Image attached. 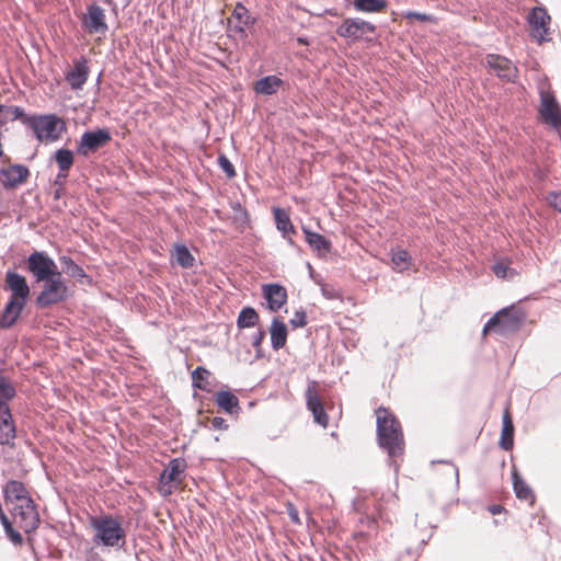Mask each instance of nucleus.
I'll use <instances>...</instances> for the list:
<instances>
[{
  "mask_svg": "<svg viewBox=\"0 0 561 561\" xmlns=\"http://www.w3.org/2000/svg\"><path fill=\"white\" fill-rule=\"evenodd\" d=\"M15 388L12 383L2 375H0V400L8 403L9 400L15 396Z\"/></svg>",
  "mask_w": 561,
  "mask_h": 561,
  "instance_id": "58836bf2",
  "label": "nucleus"
},
{
  "mask_svg": "<svg viewBox=\"0 0 561 561\" xmlns=\"http://www.w3.org/2000/svg\"><path fill=\"white\" fill-rule=\"evenodd\" d=\"M3 112L10 114V121L20 119L21 123L26 126V119L33 117V115H26L20 106H8L4 105Z\"/></svg>",
  "mask_w": 561,
  "mask_h": 561,
  "instance_id": "ea45409f",
  "label": "nucleus"
},
{
  "mask_svg": "<svg viewBox=\"0 0 561 561\" xmlns=\"http://www.w3.org/2000/svg\"><path fill=\"white\" fill-rule=\"evenodd\" d=\"M411 261L412 257L407 250L400 248L391 250V262L397 272L408 270L411 265Z\"/></svg>",
  "mask_w": 561,
  "mask_h": 561,
  "instance_id": "c9c22d12",
  "label": "nucleus"
},
{
  "mask_svg": "<svg viewBox=\"0 0 561 561\" xmlns=\"http://www.w3.org/2000/svg\"><path fill=\"white\" fill-rule=\"evenodd\" d=\"M88 14L83 19V24L90 33H105L107 24L105 22L104 10L98 4H89L87 7Z\"/></svg>",
  "mask_w": 561,
  "mask_h": 561,
  "instance_id": "f3484780",
  "label": "nucleus"
},
{
  "mask_svg": "<svg viewBox=\"0 0 561 561\" xmlns=\"http://www.w3.org/2000/svg\"><path fill=\"white\" fill-rule=\"evenodd\" d=\"M306 401L307 408L311 411L314 422L325 427L328 425L329 417L313 385L308 386L306 389Z\"/></svg>",
  "mask_w": 561,
  "mask_h": 561,
  "instance_id": "4468645a",
  "label": "nucleus"
},
{
  "mask_svg": "<svg viewBox=\"0 0 561 561\" xmlns=\"http://www.w3.org/2000/svg\"><path fill=\"white\" fill-rule=\"evenodd\" d=\"M89 77V69L84 59L75 62L72 69L66 75V80L73 90L81 89Z\"/></svg>",
  "mask_w": 561,
  "mask_h": 561,
  "instance_id": "4be33fe9",
  "label": "nucleus"
},
{
  "mask_svg": "<svg viewBox=\"0 0 561 561\" xmlns=\"http://www.w3.org/2000/svg\"><path fill=\"white\" fill-rule=\"evenodd\" d=\"M4 534L14 546H22L23 537L13 526L5 529Z\"/></svg>",
  "mask_w": 561,
  "mask_h": 561,
  "instance_id": "a18cd8bd",
  "label": "nucleus"
},
{
  "mask_svg": "<svg viewBox=\"0 0 561 561\" xmlns=\"http://www.w3.org/2000/svg\"><path fill=\"white\" fill-rule=\"evenodd\" d=\"M61 172H69L75 162L73 152L67 148H59L55 151L53 158Z\"/></svg>",
  "mask_w": 561,
  "mask_h": 561,
  "instance_id": "f704fd0d",
  "label": "nucleus"
},
{
  "mask_svg": "<svg viewBox=\"0 0 561 561\" xmlns=\"http://www.w3.org/2000/svg\"><path fill=\"white\" fill-rule=\"evenodd\" d=\"M376 434L379 447L387 451L390 459L401 456L404 451V438L400 422L383 407L376 410Z\"/></svg>",
  "mask_w": 561,
  "mask_h": 561,
  "instance_id": "f257e3e1",
  "label": "nucleus"
},
{
  "mask_svg": "<svg viewBox=\"0 0 561 561\" xmlns=\"http://www.w3.org/2000/svg\"><path fill=\"white\" fill-rule=\"evenodd\" d=\"M90 525L95 530L92 538L94 543L118 549L125 546L126 531L121 522L112 515H105L100 518L92 517Z\"/></svg>",
  "mask_w": 561,
  "mask_h": 561,
  "instance_id": "f03ea898",
  "label": "nucleus"
},
{
  "mask_svg": "<svg viewBox=\"0 0 561 561\" xmlns=\"http://www.w3.org/2000/svg\"><path fill=\"white\" fill-rule=\"evenodd\" d=\"M282 237L286 240L289 247L297 251H300L299 245L294 241L291 236H289L288 233H283Z\"/></svg>",
  "mask_w": 561,
  "mask_h": 561,
  "instance_id": "8fccbe9b",
  "label": "nucleus"
},
{
  "mask_svg": "<svg viewBox=\"0 0 561 561\" xmlns=\"http://www.w3.org/2000/svg\"><path fill=\"white\" fill-rule=\"evenodd\" d=\"M26 305L14 300H7L3 309L0 311V330L13 328L21 318Z\"/></svg>",
  "mask_w": 561,
  "mask_h": 561,
  "instance_id": "aec40b11",
  "label": "nucleus"
},
{
  "mask_svg": "<svg viewBox=\"0 0 561 561\" xmlns=\"http://www.w3.org/2000/svg\"><path fill=\"white\" fill-rule=\"evenodd\" d=\"M59 263L61 266V273L67 274L68 276L77 279L78 282L87 279L88 283H91V278L87 275L84 270L80 265H78L70 256L61 255L59 257Z\"/></svg>",
  "mask_w": 561,
  "mask_h": 561,
  "instance_id": "cd10ccee",
  "label": "nucleus"
},
{
  "mask_svg": "<svg viewBox=\"0 0 561 561\" xmlns=\"http://www.w3.org/2000/svg\"><path fill=\"white\" fill-rule=\"evenodd\" d=\"M274 220L276 225V229L280 231V233H288V230L291 229V219L286 209L280 207L273 208Z\"/></svg>",
  "mask_w": 561,
  "mask_h": 561,
  "instance_id": "e433bc0d",
  "label": "nucleus"
},
{
  "mask_svg": "<svg viewBox=\"0 0 561 561\" xmlns=\"http://www.w3.org/2000/svg\"><path fill=\"white\" fill-rule=\"evenodd\" d=\"M232 16L238 21L233 26V31L239 34L240 38L245 39L248 37L245 27L254 25L256 19L250 15L249 10L241 2L236 4Z\"/></svg>",
  "mask_w": 561,
  "mask_h": 561,
  "instance_id": "412c9836",
  "label": "nucleus"
},
{
  "mask_svg": "<svg viewBox=\"0 0 561 561\" xmlns=\"http://www.w3.org/2000/svg\"><path fill=\"white\" fill-rule=\"evenodd\" d=\"M4 105L0 104V113L3 112Z\"/></svg>",
  "mask_w": 561,
  "mask_h": 561,
  "instance_id": "e2e57ef3",
  "label": "nucleus"
},
{
  "mask_svg": "<svg viewBox=\"0 0 561 561\" xmlns=\"http://www.w3.org/2000/svg\"><path fill=\"white\" fill-rule=\"evenodd\" d=\"M492 272L497 278L501 279H512L517 275L516 271L511 268L505 260L495 262L492 265Z\"/></svg>",
  "mask_w": 561,
  "mask_h": 561,
  "instance_id": "4c0bfd02",
  "label": "nucleus"
},
{
  "mask_svg": "<svg viewBox=\"0 0 561 561\" xmlns=\"http://www.w3.org/2000/svg\"><path fill=\"white\" fill-rule=\"evenodd\" d=\"M439 463H448L453 467V470H454V474H455V478H456V481H458L459 479V472H458V468L450 461H447V460H439L438 461Z\"/></svg>",
  "mask_w": 561,
  "mask_h": 561,
  "instance_id": "864d4df0",
  "label": "nucleus"
},
{
  "mask_svg": "<svg viewBox=\"0 0 561 561\" xmlns=\"http://www.w3.org/2000/svg\"><path fill=\"white\" fill-rule=\"evenodd\" d=\"M265 331L263 329H259L253 335H252V346L254 347L256 352V356H261V345L263 340L265 339Z\"/></svg>",
  "mask_w": 561,
  "mask_h": 561,
  "instance_id": "c03bdc74",
  "label": "nucleus"
},
{
  "mask_svg": "<svg viewBox=\"0 0 561 561\" xmlns=\"http://www.w3.org/2000/svg\"><path fill=\"white\" fill-rule=\"evenodd\" d=\"M403 16L405 19H414V20H417V21H421V22H435L436 19L434 15L432 14H427V13H421V12H416V11H407L403 13Z\"/></svg>",
  "mask_w": 561,
  "mask_h": 561,
  "instance_id": "79ce46f5",
  "label": "nucleus"
},
{
  "mask_svg": "<svg viewBox=\"0 0 561 561\" xmlns=\"http://www.w3.org/2000/svg\"><path fill=\"white\" fill-rule=\"evenodd\" d=\"M61 192H62V188L58 187L55 192H54V199H59L61 197Z\"/></svg>",
  "mask_w": 561,
  "mask_h": 561,
  "instance_id": "4d7b16f0",
  "label": "nucleus"
},
{
  "mask_svg": "<svg viewBox=\"0 0 561 561\" xmlns=\"http://www.w3.org/2000/svg\"><path fill=\"white\" fill-rule=\"evenodd\" d=\"M499 445L502 449L508 451L514 446V424L508 410H505L502 419V432Z\"/></svg>",
  "mask_w": 561,
  "mask_h": 561,
  "instance_id": "bb28decb",
  "label": "nucleus"
},
{
  "mask_svg": "<svg viewBox=\"0 0 561 561\" xmlns=\"http://www.w3.org/2000/svg\"><path fill=\"white\" fill-rule=\"evenodd\" d=\"M210 427L216 431H225L228 428L227 421L220 416H215L210 421Z\"/></svg>",
  "mask_w": 561,
  "mask_h": 561,
  "instance_id": "de8ad7c7",
  "label": "nucleus"
},
{
  "mask_svg": "<svg viewBox=\"0 0 561 561\" xmlns=\"http://www.w3.org/2000/svg\"><path fill=\"white\" fill-rule=\"evenodd\" d=\"M376 25L359 18H347L336 28V34L343 38L359 41L366 33H375Z\"/></svg>",
  "mask_w": 561,
  "mask_h": 561,
  "instance_id": "9d476101",
  "label": "nucleus"
},
{
  "mask_svg": "<svg viewBox=\"0 0 561 561\" xmlns=\"http://www.w3.org/2000/svg\"><path fill=\"white\" fill-rule=\"evenodd\" d=\"M216 403L226 413L237 414L240 411L239 399L230 390H221L216 393Z\"/></svg>",
  "mask_w": 561,
  "mask_h": 561,
  "instance_id": "c85d7f7f",
  "label": "nucleus"
},
{
  "mask_svg": "<svg viewBox=\"0 0 561 561\" xmlns=\"http://www.w3.org/2000/svg\"><path fill=\"white\" fill-rule=\"evenodd\" d=\"M263 296L267 309L277 312L287 301L286 289L279 284H266L263 286Z\"/></svg>",
  "mask_w": 561,
  "mask_h": 561,
  "instance_id": "a211bd4d",
  "label": "nucleus"
},
{
  "mask_svg": "<svg viewBox=\"0 0 561 561\" xmlns=\"http://www.w3.org/2000/svg\"><path fill=\"white\" fill-rule=\"evenodd\" d=\"M290 517L294 522H298V516H297V513L296 514H290Z\"/></svg>",
  "mask_w": 561,
  "mask_h": 561,
  "instance_id": "bf43d9fd",
  "label": "nucleus"
},
{
  "mask_svg": "<svg viewBox=\"0 0 561 561\" xmlns=\"http://www.w3.org/2000/svg\"><path fill=\"white\" fill-rule=\"evenodd\" d=\"M15 437V426L9 404L0 400V445H10Z\"/></svg>",
  "mask_w": 561,
  "mask_h": 561,
  "instance_id": "dca6fc26",
  "label": "nucleus"
},
{
  "mask_svg": "<svg viewBox=\"0 0 561 561\" xmlns=\"http://www.w3.org/2000/svg\"><path fill=\"white\" fill-rule=\"evenodd\" d=\"M293 328H304L307 324V313L305 310H297L289 321Z\"/></svg>",
  "mask_w": 561,
  "mask_h": 561,
  "instance_id": "37998d69",
  "label": "nucleus"
},
{
  "mask_svg": "<svg viewBox=\"0 0 561 561\" xmlns=\"http://www.w3.org/2000/svg\"><path fill=\"white\" fill-rule=\"evenodd\" d=\"M260 317L253 307L247 306L241 309L237 318L239 329L253 328L259 323Z\"/></svg>",
  "mask_w": 561,
  "mask_h": 561,
  "instance_id": "473e14b6",
  "label": "nucleus"
},
{
  "mask_svg": "<svg viewBox=\"0 0 561 561\" xmlns=\"http://www.w3.org/2000/svg\"><path fill=\"white\" fill-rule=\"evenodd\" d=\"M218 164L221 168V170L225 172L228 179H232L236 176V170L231 161L225 156L219 154L218 156Z\"/></svg>",
  "mask_w": 561,
  "mask_h": 561,
  "instance_id": "a19ab883",
  "label": "nucleus"
},
{
  "mask_svg": "<svg viewBox=\"0 0 561 561\" xmlns=\"http://www.w3.org/2000/svg\"><path fill=\"white\" fill-rule=\"evenodd\" d=\"M3 289L10 293L8 300L27 305L31 288L26 278L15 271L9 270L4 275Z\"/></svg>",
  "mask_w": 561,
  "mask_h": 561,
  "instance_id": "1a4fd4ad",
  "label": "nucleus"
},
{
  "mask_svg": "<svg viewBox=\"0 0 561 561\" xmlns=\"http://www.w3.org/2000/svg\"><path fill=\"white\" fill-rule=\"evenodd\" d=\"M111 140V134L106 128H98L95 130H87L81 135L77 146V152L87 157L90 152L105 146Z\"/></svg>",
  "mask_w": 561,
  "mask_h": 561,
  "instance_id": "f8f14e48",
  "label": "nucleus"
},
{
  "mask_svg": "<svg viewBox=\"0 0 561 561\" xmlns=\"http://www.w3.org/2000/svg\"><path fill=\"white\" fill-rule=\"evenodd\" d=\"M353 7L358 12L377 13L388 7L387 0H354Z\"/></svg>",
  "mask_w": 561,
  "mask_h": 561,
  "instance_id": "72a5a7b5",
  "label": "nucleus"
},
{
  "mask_svg": "<svg viewBox=\"0 0 561 561\" xmlns=\"http://www.w3.org/2000/svg\"><path fill=\"white\" fill-rule=\"evenodd\" d=\"M44 286L35 298V306L38 309H47L51 306L65 302L69 297V289L62 279L61 272L43 280Z\"/></svg>",
  "mask_w": 561,
  "mask_h": 561,
  "instance_id": "20e7f679",
  "label": "nucleus"
},
{
  "mask_svg": "<svg viewBox=\"0 0 561 561\" xmlns=\"http://www.w3.org/2000/svg\"><path fill=\"white\" fill-rule=\"evenodd\" d=\"M176 264L182 268H192L195 264V257L188 248L182 243H175L172 251Z\"/></svg>",
  "mask_w": 561,
  "mask_h": 561,
  "instance_id": "2f4dec72",
  "label": "nucleus"
},
{
  "mask_svg": "<svg viewBox=\"0 0 561 561\" xmlns=\"http://www.w3.org/2000/svg\"><path fill=\"white\" fill-rule=\"evenodd\" d=\"M243 216H244V218H245V219H248V213H247V210H243Z\"/></svg>",
  "mask_w": 561,
  "mask_h": 561,
  "instance_id": "680f3d73",
  "label": "nucleus"
},
{
  "mask_svg": "<svg viewBox=\"0 0 561 561\" xmlns=\"http://www.w3.org/2000/svg\"><path fill=\"white\" fill-rule=\"evenodd\" d=\"M25 270L36 283L57 276L60 272L55 261L45 251L32 252L25 260Z\"/></svg>",
  "mask_w": 561,
  "mask_h": 561,
  "instance_id": "39448f33",
  "label": "nucleus"
},
{
  "mask_svg": "<svg viewBox=\"0 0 561 561\" xmlns=\"http://www.w3.org/2000/svg\"><path fill=\"white\" fill-rule=\"evenodd\" d=\"M522 317L513 307L503 308L485 322L482 333L488 334L490 331H496L504 334L507 331L518 329Z\"/></svg>",
  "mask_w": 561,
  "mask_h": 561,
  "instance_id": "423d86ee",
  "label": "nucleus"
},
{
  "mask_svg": "<svg viewBox=\"0 0 561 561\" xmlns=\"http://www.w3.org/2000/svg\"><path fill=\"white\" fill-rule=\"evenodd\" d=\"M483 65L500 80L508 83H516L518 80V68L511 59L500 54H488Z\"/></svg>",
  "mask_w": 561,
  "mask_h": 561,
  "instance_id": "6e6552de",
  "label": "nucleus"
},
{
  "mask_svg": "<svg viewBox=\"0 0 561 561\" xmlns=\"http://www.w3.org/2000/svg\"><path fill=\"white\" fill-rule=\"evenodd\" d=\"M3 495L5 504L10 507L14 504L25 503L26 501H33L28 495V491L25 485L18 480H9L3 488Z\"/></svg>",
  "mask_w": 561,
  "mask_h": 561,
  "instance_id": "6ab92c4d",
  "label": "nucleus"
},
{
  "mask_svg": "<svg viewBox=\"0 0 561 561\" xmlns=\"http://www.w3.org/2000/svg\"><path fill=\"white\" fill-rule=\"evenodd\" d=\"M503 510H504V507L500 504H494V505L489 506V512L493 515H497V514L502 513Z\"/></svg>",
  "mask_w": 561,
  "mask_h": 561,
  "instance_id": "603ef678",
  "label": "nucleus"
},
{
  "mask_svg": "<svg viewBox=\"0 0 561 561\" xmlns=\"http://www.w3.org/2000/svg\"><path fill=\"white\" fill-rule=\"evenodd\" d=\"M9 511L13 517V522L24 533L28 534L37 529L41 519L34 501L14 504L9 507Z\"/></svg>",
  "mask_w": 561,
  "mask_h": 561,
  "instance_id": "0eeeda50",
  "label": "nucleus"
},
{
  "mask_svg": "<svg viewBox=\"0 0 561 561\" xmlns=\"http://www.w3.org/2000/svg\"><path fill=\"white\" fill-rule=\"evenodd\" d=\"M424 545H426V540L421 541V547H423Z\"/></svg>",
  "mask_w": 561,
  "mask_h": 561,
  "instance_id": "0e129e2a",
  "label": "nucleus"
},
{
  "mask_svg": "<svg viewBox=\"0 0 561 561\" xmlns=\"http://www.w3.org/2000/svg\"><path fill=\"white\" fill-rule=\"evenodd\" d=\"M512 480H513V489L514 492L519 500L530 501L533 504L535 502V494L531 488L519 476L517 469L513 467L512 470Z\"/></svg>",
  "mask_w": 561,
  "mask_h": 561,
  "instance_id": "c756f323",
  "label": "nucleus"
},
{
  "mask_svg": "<svg viewBox=\"0 0 561 561\" xmlns=\"http://www.w3.org/2000/svg\"><path fill=\"white\" fill-rule=\"evenodd\" d=\"M302 232L305 234L306 242L313 251H317L319 254L330 253L332 249L330 240L318 232L311 231L306 226H302Z\"/></svg>",
  "mask_w": 561,
  "mask_h": 561,
  "instance_id": "b1692460",
  "label": "nucleus"
},
{
  "mask_svg": "<svg viewBox=\"0 0 561 561\" xmlns=\"http://www.w3.org/2000/svg\"><path fill=\"white\" fill-rule=\"evenodd\" d=\"M105 1H106L107 3H110V4L112 3V0H105Z\"/></svg>",
  "mask_w": 561,
  "mask_h": 561,
  "instance_id": "69168bd1",
  "label": "nucleus"
},
{
  "mask_svg": "<svg viewBox=\"0 0 561 561\" xmlns=\"http://www.w3.org/2000/svg\"><path fill=\"white\" fill-rule=\"evenodd\" d=\"M296 233H297V230H296V228L294 227V225H291V229H290V230H288V234H289V236H293V234H296Z\"/></svg>",
  "mask_w": 561,
  "mask_h": 561,
  "instance_id": "13d9d810",
  "label": "nucleus"
},
{
  "mask_svg": "<svg viewBox=\"0 0 561 561\" xmlns=\"http://www.w3.org/2000/svg\"><path fill=\"white\" fill-rule=\"evenodd\" d=\"M0 175L3 178V187L9 190L24 183L30 175V170L23 164H13L9 168L0 169Z\"/></svg>",
  "mask_w": 561,
  "mask_h": 561,
  "instance_id": "2eb2a0df",
  "label": "nucleus"
},
{
  "mask_svg": "<svg viewBox=\"0 0 561 561\" xmlns=\"http://www.w3.org/2000/svg\"><path fill=\"white\" fill-rule=\"evenodd\" d=\"M539 113L541 118L553 127L561 125V107L551 92L540 90Z\"/></svg>",
  "mask_w": 561,
  "mask_h": 561,
  "instance_id": "ddd939ff",
  "label": "nucleus"
},
{
  "mask_svg": "<svg viewBox=\"0 0 561 561\" xmlns=\"http://www.w3.org/2000/svg\"><path fill=\"white\" fill-rule=\"evenodd\" d=\"M547 199L556 210L561 213V192H551Z\"/></svg>",
  "mask_w": 561,
  "mask_h": 561,
  "instance_id": "49530a36",
  "label": "nucleus"
},
{
  "mask_svg": "<svg viewBox=\"0 0 561 561\" xmlns=\"http://www.w3.org/2000/svg\"><path fill=\"white\" fill-rule=\"evenodd\" d=\"M193 388L202 391H211V373L203 366L196 367L191 375Z\"/></svg>",
  "mask_w": 561,
  "mask_h": 561,
  "instance_id": "7c9ffc66",
  "label": "nucleus"
},
{
  "mask_svg": "<svg viewBox=\"0 0 561 561\" xmlns=\"http://www.w3.org/2000/svg\"><path fill=\"white\" fill-rule=\"evenodd\" d=\"M26 127L32 129L39 141H56L65 130V123L55 114L33 115L26 119Z\"/></svg>",
  "mask_w": 561,
  "mask_h": 561,
  "instance_id": "7ed1b4c3",
  "label": "nucleus"
},
{
  "mask_svg": "<svg viewBox=\"0 0 561 561\" xmlns=\"http://www.w3.org/2000/svg\"><path fill=\"white\" fill-rule=\"evenodd\" d=\"M284 83V80H282L279 77L270 75L255 81L253 90L256 94L268 96L277 93Z\"/></svg>",
  "mask_w": 561,
  "mask_h": 561,
  "instance_id": "5701e85b",
  "label": "nucleus"
},
{
  "mask_svg": "<svg viewBox=\"0 0 561 561\" xmlns=\"http://www.w3.org/2000/svg\"><path fill=\"white\" fill-rule=\"evenodd\" d=\"M187 468V462L184 458H173L169 461L165 469L162 471L160 481L162 484L171 483L178 481L180 476Z\"/></svg>",
  "mask_w": 561,
  "mask_h": 561,
  "instance_id": "393cba45",
  "label": "nucleus"
},
{
  "mask_svg": "<svg viewBox=\"0 0 561 561\" xmlns=\"http://www.w3.org/2000/svg\"><path fill=\"white\" fill-rule=\"evenodd\" d=\"M270 334L273 350L278 351L285 346L287 341V327L279 318L275 317L272 320Z\"/></svg>",
  "mask_w": 561,
  "mask_h": 561,
  "instance_id": "a878e982",
  "label": "nucleus"
},
{
  "mask_svg": "<svg viewBox=\"0 0 561 561\" xmlns=\"http://www.w3.org/2000/svg\"><path fill=\"white\" fill-rule=\"evenodd\" d=\"M68 173L69 172H61L60 170H58V173L56 174L55 180H54V185H56L60 188H64L67 178H68Z\"/></svg>",
  "mask_w": 561,
  "mask_h": 561,
  "instance_id": "09e8293b",
  "label": "nucleus"
},
{
  "mask_svg": "<svg viewBox=\"0 0 561 561\" xmlns=\"http://www.w3.org/2000/svg\"><path fill=\"white\" fill-rule=\"evenodd\" d=\"M10 121V114H7V112L0 113V126L7 124Z\"/></svg>",
  "mask_w": 561,
  "mask_h": 561,
  "instance_id": "5fc2aeb1",
  "label": "nucleus"
},
{
  "mask_svg": "<svg viewBox=\"0 0 561 561\" xmlns=\"http://www.w3.org/2000/svg\"><path fill=\"white\" fill-rule=\"evenodd\" d=\"M125 1V5H128L131 3L133 0H124Z\"/></svg>",
  "mask_w": 561,
  "mask_h": 561,
  "instance_id": "052dcab7",
  "label": "nucleus"
},
{
  "mask_svg": "<svg viewBox=\"0 0 561 561\" xmlns=\"http://www.w3.org/2000/svg\"><path fill=\"white\" fill-rule=\"evenodd\" d=\"M527 22L530 26L531 36L538 42H547L551 16L543 7H535L527 15Z\"/></svg>",
  "mask_w": 561,
  "mask_h": 561,
  "instance_id": "9b49d317",
  "label": "nucleus"
},
{
  "mask_svg": "<svg viewBox=\"0 0 561 561\" xmlns=\"http://www.w3.org/2000/svg\"><path fill=\"white\" fill-rule=\"evenodd\" d=\"M0 522H1L4 530L12 527V523L10 522V519L8 518V516L5 515V513L3 511L0 512Z\"/></svg>",
  "mask_w": 561,
  "mask_h": 561,
  "instance_id": "3c124183",
  "label": "nucleus"
},
{
  "mask_svg": "<svg viewBox=\"0 0 561 561\" xmlns=\"http://www.w3.org/2000/svg\"><path fill=\"white\" fill-rule=\"evenodd\" d=\"M297 42L300 44V45H309V41L307 37H304V36H299L297 37Z\"/></svg>",
  "mask_w": 561,
  "mask_h": 561,
  "instance_id": "6e6d98bb",
  "label": "nucleus"
}]
</instances>
